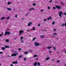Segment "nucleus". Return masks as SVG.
Instances as JSON below:
<instances>
[{"instance_id": "obj_38", "label": "nucleus", "mask_w": 66, "mask_h": 66, "mask_svg": "<svg viewBox=\"0 0 66 66\" xmlns=\"http://www.w3.org/2000/svg\"><path fill=\"white\" fill-rule=\"evenodd\" d=\"M53 35H56V33H53Z\"/></svg>"}, {"instance_id": "obj_36", "label": "nucleus", "mask_w": 66, "mask_h": 66, "mask_svg": "<svg viewBox=\"0 0 66 66\" xmlns=\"http://www.w3.org/2000/svg\"><path fill=\"white\" fill-rule=\"evenodd\" d=\"M44 11V10H41V12H43Z\"/></svg>"}, {"instance_id": "obj_29", "label": "nucleus", "mask_w": 66, "mask_h": 66, "mask_svg": "<svg viewBox=\"0 0 66 66\" xmlns=\"http://www.w3.org/2000/svg\"><path fill=\"white\" fill-rule=\"evenodd\" d=\"M54 24H55V22H53L52 23V24L53 25H54Z\"/></svg>"}, {"instance_id": "obj_64", "label": "nucleus", "mask_w": 66, "mask_h": 66, "mask_svg": "<svg viewBox=\"0 0 66 66\" xmlns=\"http://www.w3.org/2000/svg\"><path fill=\"white\" fill-rule=\"evenodd\" d=\"M7 4H9V2H7Z\"/></svg>"}, {"instance_id": "obj_24", "label": "nucleus", "mask_w": 66, "mask_h": 66, "mask_svg": "<svg viewBox=\"0 0 66 66\" xmlns=\"http://www.w3.org/2000/svg\"><path fill=\"white\" fill-rule=\"evenodd\" d=\"M53 47V49H54V50H55L56 49V47Z\"/></svg>"}, {"instance_id": "obj_3", "label": "nucleus", "mask_w": 66, "mask_h": 66, "mask_svg": "<svg viewBox=\"0 0 66 66\" xmlns=\"http://www.w3.org/2000/svg\"><path fill=\"white\" fill-rule=\"evenodd\" d=\"M19 33H20V34H19V35L20 36L21 35H22V33H23V31L22 30H20L19 31Z\"/></svg>"}, {"instance_id": "obj_35", "label": "nucleus", "mask_w": 66, "mask_h": 66, "mask_svg": "<svg viewBox=\"0 0 66 66\" xmlns=\"http://www.w3.org/2000/svg\"><path fill=\"white\" fill-rule=\"evenodd\" d=\"M10 4H12V3L9 2V5Z\"/></svg>"}, {"instance_id": "obj_39", "label": "nucleus", "mask_w": 66, "mask_h": 66, "mask_svg": "<svg viewBox=\"0 0 66 66\" xmlns=\"http://www.w3.org/2000/svg\"><path fill=\"white\" fill-rule=\"evenodd\" d=\"M24 61H26V60H27V59H26V58H24Z\"/></svg>"}, {"instance_id": "obj_34", "label": "nucleus", "mask_w": 66, "mask_h": 66, "mask_svg": "<svg viewBox=\"0 0 66 66\" xmlns=\"http://www.w3.org/2000/svg\"><path fill=\"white\" fill-rule=\"evenodd\" d=\"M23 38L22 37H21L20 38V39H23Z\"/></svg>"}, {"instance_id": "obj_37", "label": "nucleus", "mask_w": 66, "mask_h": 66, "mask_svg": "<svg viewBox=\"0 0 66 66\" xmlns=\"http://www.w3.org/2000/svg\"><path fill=\"white\" fill-rule=\"evenodd\" d=\"M2 53H3V52H0V54H2Z\"/></svg>"}, {"instance_id": "obj_20", "label": "nucleus", "mask_w": 66, "mask_h": 66, "mask_svg": "<svg viewBox=\"0 0 66 66\" xmlns=\"http://www.w3.org/2000/svg\"><path fill=\"white\" fill-rule=\"evenodd\" d=\"M5 47L6 48H9V46L5 45Z\"/></svg>"}, {"instance_id": "obj_53", "label": "nucleus", "mask_w": 66, "mask_h": 66, "mask_svg": "<svg viewBox=\"0 0 66 66\" xmlns=\"http://www.w3.org/2000/svg\"><path fill=\"white\" fill-rule=\"evenodd\" d=\"M38 60V58H37L36 59V60Z\"/></svg>"}, {"instance_id": "obj_43", "label": "nucleus", "mask_w": 66, "mask_h": 66, "mask_svg": "<svg viewBox=\"0 0 66 66\" xmlns=\"http://www.w3.org/2000/svg\"><path fill=\"white\" fill-rule=\"evenodd\" d=\"M15 17L16 18L17 17V15H16L15 16Z\"/></svg>"}, {"instance_id": "obj_30", "label": "nucleus", "mask_w": 66, "mask_h": 66, "mask_svg": "<svg viewBox=\"0 0 66 66\" xmlns=\"http://www.w3.org/2000/svg\"><path fill=\"white\" fill-rule=\"evenodd\" d=\"M18 50H19V51H21V48H19Z\"/></svg>"}, {"instance_id": "obj_27", "label": "nucleus", "mask_w": 66, "mask_h": 66, "mask_svg": "<svg viewBox=\"0 0 66 66\" xmlns=\"http://www.w3.org/2000/svg\"><path fill=\"white\" fill-rule=\"evenodd\" d=\"M9 11H12V9L10 8H9Z\"/></svg>"}, {"instance_id": "obj_42", "label": "nucleus", "mask_w": 66, "mask_h": 66, "mask_svg": "<svg viewBox=\"0 0 66 66\" xmlns=\"http://www.w3.org/2000/svg\"><path fill=\"white\" fill-rule=\"evenodd\" d=\"M29 51H30V52H32V51L31 50H29Z\"/></svg>"}, {"instance_id": "obj_8", "label": "nucleus", "mask_w": 66, "mask_h": 66, "mask_svg": "<svg viewBox=\"0 0 66 66\" xmlns=\"http://www.w3.org/2000/svg\"><path fill=\"white\" fill-rule=\"evenodd\" d=\"M7 34H9V31H6L5 33V35H6Z\"/></svg>"}, {"instance_id": "obj_13", "label": "nucleus", "mask_w": 66, "mask_h": 66, "mask_svg": "<svg viewBox=\"0 0 66 66\" xmlns=\"http://www.w3.org/2000/svg\"><path fill=\"white\" fill-rule=\"evenodd\" d=\"M52 47L51 46H50L47 47V49H51V48Z\"/></svg>"}, {"instance_id": "obj_16", "label": "nucleus", "mask_w": 66, "mask_h": 66, "mask_svg": "<svg viewBox=\"0 0 66 66\" xmlns=\"http://www.w3.org/2000/svg\"><path fill=\"white\" fill-rule=\"evenodd\" d=\"M50 59V57H47L46 58V61H47V60H49Z\"/></svg>"}, {"instance_id": "obj_41", "label": "nucleus", "mask_w": 66, "mask_h": 66, "mask_svg": "<svg viewBox=\"0 0 66 66\" xmlns=\"http://www.w3.org/2000/svg\"><path fill=\"white\" fill-rule=\"evenodd\" d=\"M64 15H66V12L64 13Z\"/></svg>"}, {"instance_id": "obj_6", "label": "nucleus", "mask_w": 66, "mask_h": 66, "mask_svg": "<svg viewBox=\"0 0 66 66\" xmlns=\"http://www.w3.org/2000/svg\"><path fill=\"white\" fill-rule=\"evenodd\" d=\"M65 26V27H66V22H65V23H64L62 24V25L61 26V27H64Z\"/></svg>"}, {"instance_id": "obj_45", "label": "nucleus", "mask_w": 66, "mask_h": 66, "mask_svg": "<svg viewBox=\"0 0 66 66\" xmlns=\"http://www.w3.org/2000/svg\"><path fill=\"white\" fill-rule=\"evenodd\" d=\"M61 4H62L63 5H64V4H63V3L62 2H61Z\"/></svg>"}, {"instance_id": "obj_48", "label": "nucleus", "mask_w": 66, "mask_h": 66, "mask_svg": "<svg viewBox=\"0 0 66 66\" xmlns=\"http://www.w3.org/2000/svg\"><path fill=\"white\" fill-rule=\"evenodd\" d=\"M52 0H51L50 1V2L51 3V2H52Z\"/></svg>"}, {"instance_id": "obj_56", "label": "nucleus", "mask_w": 66, "mask_h": 66, "mask_svg": "<svg viewBox=\"0 0 66 66\" xmlns=\"http://www.w3.org/2000/svg\"><path fill=\"white\" fill-rule=\"evenodd\" d=\"M22 19L23 20L24 19L23 18H22Z\"/></svg>"}, {"instance_id": "obj_26", "label": "nucleus", "mask_w": 66, "mask_h": 66, "mask_svg": "<svg viewBox=\"0 0 66 66\" xmlns=\"http://www.w3.org/2000/svg\"><path fill=\"white\" fill-rule=\"evenodd\" d=\"M6 42H7V43H9V40H8V39H6Z\"/></svg>"}, {"instance_id": "obj_28", "label": "nucleus", "mask_w": 66, "mask_h": 66, "mask_svg": "<svg viewBox=\"0 0 66 66\" xmlns=\"http://www.w3.org/2000/svg\"><path fill=\"white\" fill-rule=\"evenodd\" d=\"M56 9V8L55 7H53V9L54 10H55V9Z\"/></svg>"}, {"instance_id": "obj_22", "label": "nucleus", "mask_w": 66, "mask_h": 66, "mask_svg": "<svg viewBox=\"0 0 66 66\" xmlns=\"http://www.w3.org/2000/svg\"><path fill=\"white\" fill-rule=\"evenodd\" d=\"M36 39V37H35L34 38L32 39L33 41L35 40V39Z\"/></svg>"}, {"instance_id": "obj_32", "label": "nucleus", "mask_w": 66, "mask_h": 66, "mask_svg": "<svg viewBox=\"0 0 66 66\" xmlns=\"http://www.w3.org/2000/svg\"><path fill=\"white\" fill-rule=\"evenodd\" d=\"M33 30H35V27H34L33 28Z\"/></svg>"}, {"instance_id": "obj_12", "label": "nucleus", "mask_w": 66, "mask_h": 66, "mask_svg": "<svg viewBox=\"0 0 66 66\" xmlns=\"http://www.w3.org/2000/svg\"><path fill=\"white\" fill-rule=\"evenodd\" d=\"M44 37H45V36H44L43 35H42L40 36V38H44Z\"/></svg>"}, {"instance_id": "obj_5", "label": "nucleus", "mask_w": 66, "mask_h": 66, "mask_svg": "<svg viewBox=\"0 0 66 66\" xmlns=\"http://www.w3.org/2000/svg\"><path fill=\"white\" fill-rule=\"evenodd\" d=\"M17 55V54L15 53H14L12 54L11 55V56H15Z\"/></svg>"}, {"instance_id": "obj_19", "label": "nucleus", "mask_w": 66, "mask_h": 66, "mask_svg": "<svg viewBox=\"0 0 66 66\" xmlns=\"http://www.w3.org/2000/svg\"><path fill=\"white\" fill-rule=\"evenodd\" d=\"M37 55H36V54L35 55L33 56V57H37Z\"/></svg>"}, {"instance_id": "obj_33", "label": "nucleus", "mask_w": 66, "mask_h": 66, "mask_svg": "<svg viewBox=\"0 0 66 66\" xmlns=\"http://www.w3.org/2000/svg\"><path fill=\"white\" fill-rule=\"evenodd\" d=\"M48 10H50V7L49 6H48Z\"/></svg>"}, {"instance_id": "obj_51", "label": "nucleus", "mask_w": 66, "mask_h": 66, "mask_svg": "<svg viewBox=\"0 0 66 66\" xmlns=\"http://www.w3.org/2000/svg\"><path fill=\"white\" fill-rule=\"evenodd\" d=\"M23 41H21V43H23Z\"/></svg>"}, {"instance_id": "obj_61", "label": "nucleus", "mask_w": 66, "mask_h": 66, "mask_svg": "<svg viewBox=\"0 0 66 66\" xmlns=\"http://www.w3.org/2000/svg\"><path fill=\"white\" fill-rule=\"evenodd\" d=\"M52 61H54V59H52Z\"/></svg>"}, {"instance_id": "obj_49", "label": "nucleus", "mask_w": 66, "mask_h": 66, "mask_svg": "<svg viewBox=\"0 0 66 66\" xmlns=\"http://www.w3.org/2000/svg\"><path fill=\"white\" fill-rule=\"evenodd\" d=\"M11 34V33L9 32V35H10Z\"/></svg>"}, {"instance_id": "obj_17", "label": "nucleus", "mask_w": 66, "mask_h": 66, "mask_svg": "<svg viewBox=\"0 0 66 66\" xmlns=\"http://www.w3.org/2000/svg\"><path fill=\"white\" fill-rule=\"evenodd\" d=\"M4 18H5V17H4L3 18H2L0 20H3V19H4Z\"/></svg>"}, {"instance_id": "obj_7", "label": "nucleus", "mask_w": 66, "mask_h": 66, "mask_svg": "<svg viewBox=\"0 0 66 66\" xmlns=\"http://www.w3.org/2000/svg\"><path fill=\"white\" fill-rule=\"evenodd\" d=\"M12 63L14 64H18V61H16L15 62L14 61L12 62Z\"/></svg>"}, {"instance_id": "obj_14", "label": "nucleus", "mask_w": 66, "mask_h": 66, "mask_svg": "<svg viewBox=\"0 0 66 66\" xmlns=\"http://www.w3.org/2000/svg\"><path fill=\"white\" fill-rule=\"evenodd\" d=\"M28 53H29V52H24V53L25 54H27Z\"/></svg>"}, {"instance_id": "obj_40", "label": "nucleus", "mask_w": 66, "mask_h": 66, "mask_svg": "<svg viewBox=\"0 0 66 66\" xmlns=\"http://www.w3.org/2000/svg\"><path fill=\"white\" fill-rule=\"evenodd\" d=\"M57 63H59L60 62V61L59 60H57Z\"/></svg>"}, {"instance_id": "obj_31", "label": "nucleus", "mask_w": 66, "mask_h": 66, "mask_svg": "<svg viewBox=\"0 0 66 66\" xmlns=\"http://www.w3.org/2000/svg\"><path fill=\"white\" fill-rule=\"evenodd\" d=\"M21 57H22V56L21 55H20L19 56V58L20 59V58H21Z\"/></svg>"}, {"instance_id": "obj_2", "label": "nucleus", "mask_w": 66, "mask_h": 66, "mask_svg": "<svg viewBox=\"0 0 66 66\" xmlns=\"http://www.w3.org/2000/svg\"><path fill=\"white\" fill-rule=\"evenodd\" d=\"M56 7L57 9L59 10H60L61 9V6L59 5H56Z\"/></svg>"}, {"instance_id": "obj_10", "label": "nucleus", "mask_w": 66, "mask_h": 66, "mask_svg": "<svg viewBox=\"0 0 66 66\" xmlns=\"http://www.w3.org/2000/svg\"><path fill=\"white\" fill-rule=\"evenodd\" d=\"M35 10V9H34V8H31L29 9V11H32V10Z\"/></svg>"}, {"instance_id": "obj_21", "label": "nucleus", "mask_w": 66, "mask_h": 66, "mask_svg": "<svg viewBox=\"0 0 66 66\" xmlns=\"http://www.w3.org/2000/svg\"><path fill=\"white\" fill-rule=\"evenodd\" d=\"M3 35V32H2V34H0V37L2 36Z\"/></svg>"}, {"instance_id": "obj_62", "label": "nucleus", "mask_w": 66, "mask_h": 66, "mask_svg": "<svg viewBox=\"0 0 66 66\" xmlns=\"http://www.w3.org/2000/svg\"><path fill=\"white\" fill-rule=\"evenodd\" d=\"M1 64L0 63V66H1Z\"/></svg>"}, {"instance_id": "obj_9", "label": "nucleus", "mask_w": 66, "mask_h": 66, "mask_svg": "<svg viewBox=\"0 0 66 66\" xmlns=\"http://www.w3.org/2000/svg\"><path fill=\"white\" fill-rule=\"evenodd\" d=\"M32 24V22H29V23L28 24V26H31V24Z\"/></svg>"}, {"instance_id": "obj_59", "label": "nucleus", "mask_w": 66, "mask_h": 66, "mask_svg": "<svg viewBox=\"0 0 66 66\" xmlns=\"http://www.w3.org/2000/svg\"><path fill=\"white\" fill-rule=\"evenodd\" d=\"M14 39L15 40V39H17L16 38H15Z\"/></svg>"}, {"instance_id": "obj_54", "label": "nucleus", "mask_w": 66, "mask_h": 66, "mask_svg": "<svg viewBox=\"0 0 66 66\" xmlns=\"http://www.w3.org/2000/svg\"><path fill=\"white\" fill-rule=\"evenodd\" d=\"M7 19H9V16H8V17H7Z\"/></svg>"}, {"instance_id": "obj_58", "label": "nucleus", "mask_w": 66, "mask_h": 66, "mask_svg": "<svg viewBox=\"0 0 66 66\" xmlns=\"http://www.w3.org/2000/svg\"><path fill=\"white\" fill-rule=\"evenodd\" d=\"M56 29H55L54 30V31H56Z\"/></svg>"}, {"instance_id": "obj_55", "label": "nucleus", "mask_w": 66, "mask_h": 66, "mask_svg": "<svg viewBox=\"0 0 66 66\" xmlns=\"http://www.w3.org/2000/svg\"><path fill=\"white\" fill-rule=\"evenodd\" d=\"M30 31V29L28 30L27 31Z\"/></svg>"}, {"instance_id": "obj_4", "label": "nucleus", "mask_w": 66, "mask_h": 66, "mask_svg": "<svg viewBox=\"0 0 66 66\" xmlns=\"http://www.w3.org/2000/svg\"><path fill=\"white\" fill-rule=\"evenodd\" d=\"M35 46H36V47H37V46H39L40 45V44L39 43H38L37 42H35Z\"/></svg>"}, {"instance_id": "obj_25", "label": "nucleus", "mask_w": 66, "mask_h": 66, "mask_svg": "<svg viewBox=\"0 0 66 66\" xmlns=\"http://www.w3.org/2000/svg\"><path fill=\"white\" fill-rule=\"evenodd\" d=\"M38 66H40V63L39 62L38 63Z\"/></svg>"}, {"instance_id": "obj_11", "label": "nucleus", "mask_w": 66, "mask_h": 66, "mask_svg": "<svg viewBox=\"0 0 66 66\" xmlns=\"http://www.w3.org/2000/svg\"><path fill=\"white\" fill-rule=\"evenodd\" d=\"M37 62H36L34 63V66H36L37 65Z\"/></svg>"}, {"instance_id": "obj_44", "label": "nucleus", "mask_w": 66, "mask_h": 66, "mask_svg": "<svg viewBox=\"0 0 66 66\" xmlns=\"http://www.w3.org/2000/svg\"><path fill=\"white\" fill-rule=\"evenodd\" d=\"M47 21V20H46V19H44V21Z\"/></svg>"}, {"instance_id": "obj_60", "label": "nucleus", "mask_w": 66, "mask_h": 66, "mask_svg": "<svg viewBox=\"0 0 66 66\" xmlns=\"http://www.w3.org/2000/svg\"><path fill=\"white\" fill-rule=\"evenodd\" d=\"M57 2V1H55V2H56V3Z\"/></svg>"}, {"instance_id": "obj_52", "label": "nucleus", "mask_w": 66, "mask_h": 66, "mask_svg": "<svg viewBox=\"0 0 66 66\" xmlns=\"http://www.w3.org/2000/svg\"><path fill=\"white\" fill-rule=\"evenodd\" d=\"M50 53H51V51H50L49 52Z\"/></svg>"}, {"instance_id": "obj_47", "label": "nucleus", "mask_w": 66, "mask_h": 66, "mask_svg": "<svg viewBox=\"0 0 66 66\" xmlns=\"http://www.w3.org/2000/svg\"><path fill=\"white\" fill-rule=\"evenodd\" d=\"M10 66H13V64H11V65H10Z\"/></svg>"}, {"instance_id": "obj_1", "label": "nucleus", "mask_w": 66, "mask_h": 66, "mask_svg": "<svg viewBox=\"0 0 66 66\" xmlns=\"http://www.w3.org/2000/svg\"><path fill=\"white\" fill-rule=\"evenodd\" d=\"M59 14L60 17H62V15H63V12H62L60 11L59 12Z\"/></svg>"}, {"instance_id": "obj_50", "label": "nucleus", "mask_w": 66, "mask_h": 66, "mask_svg": "<svg viewBox=\"0 0 66 66\" xmlns=\"http://www.w3.org/2000/svg\"><path fill=\"white\" fill-rule=\"evenodd\" d=\"M38 27L40 26V24H38Z\"/></svg>"}, {"instance_id": "obj_63", "label": "nucleus", "mask_w": 66, "mask_h": 66, "mask_svg": "<svg viewBox=\"0 0 66 66\" xmlns=\"http://www.w3.org/2000/svg\"><path fill=\"white\" fill-rule=\"evenodd\" d=\"M56 39H59V38H57Z\"/></svg>"}, {"instance_id": "obj_23", "label": "nucleus", "mask_w": 66, "mask_h": 66, "mask_svg": "<svg viewBox=\"0 0 66 66\" xmlns=\"http://www.w3.org/2000/svg\"><path fill=\"white\" fill-rule=\"evenodd\" d=\"M33 6H35L36 5V4L34 3L32 4Z\"/></svg>"}, {"instance_id": "obj_57", "label": "nucleus", "mask_w": 66, "mask_h": 66, "mask_svg": "<svg viewBox=\"0 0 66 66\" xmlns=\"http://www.w3.org/2000/svg\"><path fill=\"white\" fill-rule=\"evenodd\" d=\"M7 9L8 10H9V8H7Z\"/></svg>"}, {"instance_id": "obj_46", "label": "nucleus", "mask_w": 66, "mask_h": 66, "mask_svg": "<svg viewBox=\"0 0 66 66\" xmlns=\"http://www.w3.org/2000/svg\"><path fill=\"white\" fill-rule=\"evenodd\" d=\"M27 15H28V13H27V14H26V16H27Z\"/></svg>"}, {"instance_id": "obj_18", "label": "nucleus", "mask_w": 66, "mask_h": 66, "mask_svg": "<svg viewBox=\"0 0 66 66\" xmlns=\"http://www.w3.org/2000/svg\"><path fill=\"white\" fill-rule=\"evenodd\" d=\"M2 49L3 50H5V48L4 47H2Z\"/></svg>"}, {"instance_id": "obj_15", "label": "nucleus", "mask_w": 66, "mask_h": 66, "mask_svg": "<svg viewBox=\"0 0 66 66\" xmlns=\"http://www.w3.org/2000/svg\"><path fill=\"white\" fill-rule=\"evenodd\" d=\"M51 19V16H50L49 18H47V20H49V19Z\"/></svg>"}]
</instances>
